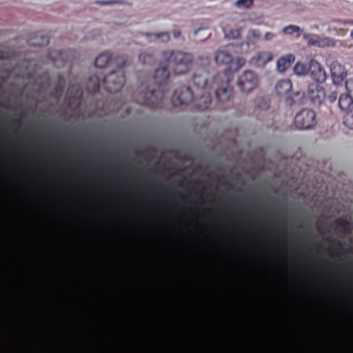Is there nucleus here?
<instances>
[{
  "label": "nucleus",
  "mask_w": 353,
  "mask_h": 353,
  "mask_svg": "<svg viewBox=\"0 0 353 353\" xmlns=\"http://www.w3.org/2000/svg\"><path fill=\"white\" fill-rule=\"evenodd\" d=\"M168 67L167 63L163 66H159L154 70L153 78L158 88L147 89L143 94H141V97L137 99L138 103L152 109L159 108L162 105L165 97L164 88L170 77Z\"/></svg>",
  "instance_id": "f257e3e1"
},
{
  "label": "nucleus",
  "mask_w": 353,
  "mask_h": 353,
  "mask_svg": "<svg viewBox=\"0 0 353 353\" xmlns=\"http://www.w3.org/2000/svg\"><path fill=\"white\" fill-rule=\"evenodd\" d=\"M162 57L175 74H182L188 72L193 60L191 54L181 51H164Z\"/></svg>",
  "instance_id": "f03ea898"
},
{
  "label": "nucleus",
  "mask_w": 353,
  "mask_h": 353,
  "mask_svg": "<svg viewBox=\"0 0 353 353\" xmlns=\"http://www.w3.org/2000/svg\"><path fill=\"white\" fill-rule=\"evenodd\" d=\"M232 75L230 70H225L222 72H218L214 77L211 88H215V96L216 100L221 103L228 101L232 95V89L230 82Z\"/></svg>",
  "instance_id": "7ed1b4c3"
},
{
  "label": "nucleus",
  "mask_w": 353,
  "mask_h": 353,
  "mask_svg": "<svg viewBox=\"0 0 353 353\" xmlns=\"http://www.w3.org/2000/svg\"><path fill=\"white\" fill-rule=\"evenodd\" d=\"M125 60L122 58L119 63V68L110 72L103 77L102 85L107 92L110 93L117 92L122 88L125 82V77L121 68L125 65Z\"/></svg>",
  "instance_id": "20e7f679"
},
{
  "label": "nucleus",
  "mask_w": 353,
  "mask_h": 353,
  "mask_svg": "<svg viewBox=\"0 0 353 353\" xmlns=\"http://www.w3.org/2000/svg\"><path fill=\"white\" fill-rule=\"evenodd\" d=\"M194 100L192 91L188 86L182 85L176 88L171 98L172 103L175 107L188 105Z\"/></svg>",
  "instance_id": "39448f33"
},
{
  "label": "nucleus",
  "mask_w": 353,
  "mask_h": 353,
  "mask_svg": "<svg viewBox=\"0 0 353 353\" xmlns=\"http://www.w3.org/2000/svg\"><path fill=\"white\" fill-rule=\"evenodd\" d=\"M294 124L299 129H309L316 124L315 112L309 109L300 111L294 118Z\"/></svg>",
  "instance_id": "423d86ee"
},
{
  "label": "nucleus",
  "mask_w": 353,
  "mask_h": 353,
  "mask_svg": "<svg viewBox=\"0 0 353 353\" xmlns=\"http://www.w3.org/2000/svg\"><path fill=\"white\" fill-rule=\"evenodd\" d=\"M258 84V77L256 73L252 70L245 71L238 80V86L243 92H250Z\"/></svg>",
  "instance_id": "0eeeda50"
},
{
  "label": "nucleus",
  "mask_w": 353,
  "mask_h": 353,
  "mask_svg": "<svg viewBox=\"0 0 353 353\" xmlns=\"http://www.w3.org/2000/svg\"><path fill=\"white\" fill-rule=\"evenodd\" d=\"M236 46L230 44L220 48L215 53L214 59L217 64L219 65H229L233 60L232 53L234 52V49Z\"/></svg>",
  "instance_id": "6e6552de"
},
{
  "label": "nucleus",
  "mask_w": 353,
  "mask_h": 353,
  "mask_svg": "<svg viewBox=\"0 0 353 353\" xmlns=\"http://www.w3.org/2000/svg\"><path fill=\"white\" fill-rule=\"evenodd\" d=\"M307 98L314 105H321L325 98V92L323 86L317 83H311L307 88Z\"/></svg>",
  "instance_id": "1a4fd4ad"
},
{
  "label": "nucleus",
  "mask_w": 353,
  "mask_h": 353,
  "mask_svg": "<svg viewBox=\"0 0 353 353\" xmlns=\"http://www.w3.org/2000/svg\"><path fill=\"white\" fill-rule=\"evenodd\" d=\"M309 72L311 77L317 83H322L326 80L327 75L325 70L316 60L310 61Z\"/></svg>",
  "instance_id": "9d476101"
},
{
  "label": "nucleus",
  "mask_w": 353,
  "mask_h": 353,
  "mask_svg": "<svg viewBox=\"0 0 353 353\" xmlns=\"http://www.w3.org/2000/svg\"><path fill=\"white\" fill-rule=\"evenodd\" d=\"M208 74L203 68L199 69L192 76L194 85L198 89L207 91Z\"/></svg>",
  "instance_id": "9b49d317"
},
{
  "label": "nucleus",
  "mask_w": 353,
  "mask_h": 353,
  "mask_svg": "<svg viewBox=\"0 0 353 353\" xmlns=\"http://www.w3.org/2000/svg\"><path fill=\"white\" fill-rule=\"evenodd\" d=\"M273 59L272 53L270 51H260L250 59V63L256 67L264 66Z\"/></svg>",
  "instance_id": "f8f14e48"
},
{
  "label": "nucleus",
  "mask_w": 353,
  "mask_h": 353,
  "mask_svg": "<svg viewBox=\"0 0 353 353\" xmlns=\"http://www.w3.org/2000/svg\"><path fill=\"white\" fill-rule=\"evenodd\" d=\"M330 72L333 81L335 83H341L347 76L345 68L337 62L331 64Z\"/></svg>",
  "instance_id": "ddd939ff"
},
{
  "label": "nucleus",
  "mask_w": 353,
  "mask_h": 353,
  "mask_svg": "<svg viewBox=\"0 0 353 353\" xmlns=\"http://www.w3.org/2000/svg\"><path fill=\"white\" fill-rule=\"evenodd\" d=\"M68 52L62 50H53L48 53V58L52 61L57 67H61V65L68 61Z\"/></svg>",
  "instance_id": "4468645a"
},
{
  "label": "nucleus",
  "mask_w": 353,
  "mask_h": 353,
  "mask_svg": "<svg viewBox=\"0 0 353 353\" xmlns=\"http://www.w3.org/2000/svg\"><path fill=\"white\" fill-rule=\"evenodd\" d=\"M338 105L345 114L353 111V95L347 92L339 98Z\"/></svg>",
  "instance_id": "2eb2a0df"
},
{
  "label": "nucleus",
  "mask_w": 353,
  "mask_h": 353,
  "mask_svg": "<svg viewBox=\"0 0 353 353\" xmlns=\"http://www.w3.org/2000/svg\"><path fill=\"white\" fill-rule=\"evenodd\" d=\"M295 61V57L292 54H288L281 57L276 61V68L279 72H283L288 69Z\"/></svg>",
  "instance_id": "dca6fc26"
},
{
  "label": "nucleus",
  "mask_w": 353,
  "mask_h": 353,
  "mask_svg": "<svg viewBox=\"0 0 353 353\" xmlns=\"http://www.w3.org/2000/svg\"><path fill=\"white\" fill-rule=\"evenodd\" d=\"M211 101L210 94L207 91H204L199 98L194 99V103L198 110L204 111L209 108Z\"/></svg>",
  "instance_id": "f3484780"
},
{
  "label": "nucleus",
  "mask_w": 353,
  "mask_h": 353,
  "mask_svg": "<svg viewBox=\"0 0 353 353\" xmlns=\"http://www.w3.org/2000/svg\"><path fill=\"white\" fill-rule=\"evenodd\" d=\"M274 89L277 95H285L292 89V81L288 79H281L276 83Z\"/></svg>",
  "instance_id": "a211bd4d"
},
{
  "label": "nucleus",
  "mask_w": 353,
  "mask_h": 353,
  "mask_svg": "<svg viewBox=\"0 0 353 353\" xmlns=\"http://www.w3.org/2000/svg\"><path fill=\"white\" fill-rule=\"evenodd\" d=\"M83 97V91L79 85H70L67 91V97L74 99L75 102L79 103Z\"/></svg>",
  "instance_id": "6ab92c4d"
},
{
  "label": "nucleus",
  "mask_w": 353,
  "mask_h": 353,
  "mask_svg": "<svg viewBox=\"0 0 353 353\" xmlns=\"http://www.w3.org/2000/svg\"><path fill=\"white\" fill-rule=\"evenodd\" d=\"M261 32L258 29H251L249 30L247 37H246V41L245 43L249 46L250 44L252 45L254 47H255L256 43L257 41H259L261 39ZM244 43H241L243 46Z\"/></svg>",
  "instance_id": "aec40b11"
},
{
  "label": "nucleus",
  "mask_w": 353,
  "mask_h": 353,
  "mask_svg": "<svg viewBox=\"0 0 353 353\" xmlns=\"http://www.w3.org/2000/svg\"><path fill=\"white\" fill-rule=\"evenodd\" d=\"M100 88V77L96 74L90 77L86 88L88 92L94 94L97 92Z\"/></svg>",
  "instance_id": "412c9836"
},
{
  "label": "nucleus",
  "mask_w": 353,
  "mask_h": 353,
  "mask_svg": "<svg viewBox=\"0 0 353 353\" xmlns=\"http://www.w3.org/2000/svg\"><path fill=\"white\" fill-rule=\"evenodd\" d=\"M27 43L31 46H46L49 43V38L44 35L36 34L34 37L29 39Z\"/></svg>",
  "instance_id": "4be33fe9"
},
{
  "label": "nucleus",
  "mask_w": 353,
  "mask_h": 353,
  "mask_svg": "<svg viewBox=\"0 0 353 353\" xmlns=\"http://www.w3.org/2000/svg\"><path fill=\"white\" fill-rule=\"evenodd\" d=\"M111 58V54L109 52L101 53L95 59V66L101 68L105 67L106 65L110 61Z\"/></svg>",
  "instance_id": "5701e85b"
},
{
  "label": "nucleus",
  "mask_w": 353,
  "mask_h": 353,
  "mask_svg": "<svg viewBox=\"0 0 353 353\" xmlns=\"http://www.w3.org/2000/svg\"><path fill=\"white\" fill-rule=\"evenodd\" d=\"M65 87V79L62 75H59L58 81L55 84L52 94L58 98L63 94Z\"/></svg>",
  "instance_id": "b1692460"
},
{
  "label": "nucleus",
  "mask_w": 353,
  "mask_h": 353,
  "mask_svg": "<svg viewBox=\"0 0 353 353\" xmlns=\"http://www.w3.org/2000/svg\"><path fill=\"white\" fill-rule=\"evenodd\" d=\"M225 37L229 39H236L240 38L241 34V28L230 29L227 30H223Z\"/></svg>",
  "instance_id": "393cba45"
},
{
  "label": "nucleus",
  "mask_w": 353,
  "mask_h": 353,
  "mask_svg": "<svg viewBox=\"0 0 353 353\" xmlns=\"http://www.w3.org/2000/svg\"><path fill=\"white\" fill-rule=\"evenodd\" d=\"M139 60L143 64H152L155 62V59L153 54L150 53H141L139 55Z\"/></svg>",
  "instance_id": "a878e982"
},
{
  "label": "nucleus",
  "mask_w": 353,
  "mask_h": 353,
  "mask_svg": "<svg viewBox=\"0 0 353 353\" xmlns=\"http://www.w3.org/2000/svg\"><path fill=\"white\" fill-rule=\"evenodd\" d=\"M294 72L299 76L305 75L309 72V68L305 63L297 62L294 66Z\"/></svg>",
  "instance_id": "bb28decb"
},
{
  "label": "nucleus",
  "mask_w": 353,
  "mask_h": 353,
  "mask_svg": "<svg viewBox=\"0 0 353 353\" xmlns=\"http://www.w3.org/2000/svg\"><path fill=\"white\" fill-rule=\"evenodd\" d=\"M145 37L150 39L152 37H154V39H161L163 41H168L170 40V34L167 32H163L156 34H150V33H146Z\"/></svg>",
  "instance_id": "cd10ccee"
},
{
  "label": "nucleus",
  "mask_w": 353,
  "mask_h": 353,
  "mask_svg": "<svg viewBox=\"0 0 353 353\" xmlns=\"http://www.w3.org/2000/svg\"><path fill=\"white\" fill-rule=\"evenodd\" d=\"M300 32H301V28L299 26H294V25H290L288 26L285 27L283 29V32L284 34L292 35L293 34L296 33V37L300 36V34H301Z\"/></svg>",
  "instance_id": "c85d7f7f"
},
{
  "label": "nucleus",
  "mask_w": 353,
  "mask_h": 353,
  "mask_svg": "<svg viewBox=\"0 0 353 353\" xmlns=\"http://www.w3.org/2000/svg\"><path fill=\"white\" fill-rule=\"evenodd\" d=\"M253 0H237L234 5L239 8L249 9L253 6Z\"/></svg>",
  "instance_id": "c756f323"
},
{
  "label": "nucleus",
  "mask_w": 353,
  "mask_h": 353,
  "mask_svg": "<svg viewBox=\"0 0 353 353\" xmlns=\"http://www.w3.org/2000/svg\"><path fill=\"white\" fill-rule=\"evenodd\" d=\"M343 123L347 128L353 129V111L345 114L343 117Z\"/></svg>",
  "instance_id": "7c9ffc66"
},
{
  "label": "nucleus",
  "mask_w": 353,
  "mask_h": 353,
  "mask_svg": "<svg viewBox=\"0 0 353 353\" xmlns=\"http://www.w3.org/2000/svg\"><path fill=\"white\" fill-rule=\"evenodd\" d=\"M336 225L342 228L345 231H347L350 229V223L343 219H339L336 221Z\"/></svg>",
  "instance_id": "2f4dec72"
},
{
  "label": "nucleus",
  "mask_w": 353,
  "mask_h": 353,
  "mask_svg": "<svg viewBox=\"0 0 353 353\" xmlns=\"http://www.w3.org/2000/svg\"><path fill=\"white\" fill-rule=\"evenodd\" d=\"M347 92L353 95V79H350L345 82Z\"/></svg>",
  "instance_id": "473e14b6"
},
{
  "label": "nucleus",
  "mask_w": 353,
  "mask_h": 353,
  "mask_svg": "<svg viewBox=\"0 0 353 353\" xmlns=\"http://www.w3.org/2000/svg\"><path fill=\"white\" fill-rule=\"evenodd\" d=\"M338 98V93L336 91H332L327 96V99L332 103L336 101Z\"/></svg>",
  "instance_id": "72a5a7b5"
},
{
  "label": "nucleus",
  "mask_w": 353,
  "mask_h": 353,
  "mask_svg": "<svg viewBox=\"0 0 353 353\" xmlns=\"http://www.w3.org/2000/svg\"><path fill=\"white\" fill-rule=\"evenodd\" d=\"M245 63V59L244 58H242V57H237L236 59V70H238L239 68H241V67H243Z\"/></svg>",
  "instance_id": "f704fd0d"
},
{
  "label": "nucleus",
  "mask_w": 353,
  "mask_h": 353,
  "mask_svg": "<svg viewBox=\"0 0 353 353\" xmlns=\"http://www.w3.org/2000/svg\"><path fill=\"white\" fill-rule=\"evenodd\" d=\"M275 37V34L272 32H266L263 37L265 41H271Z\"/></svg>",
  "instance_id": "c9c22d12"
},
{
  "label": "nucleus",
  "mask_w": 353,
  "mask_h": 353,
  "mask_svg": "<svg viewBox=\"0 0 353 353\" xmlns=\"http://www.w3.org/2000/svg\"><path fill=\"white\" fill-rule=\"evenodd\" d=\"M119 1H97L96 3L97 4L103 6V5H111V4L119 3Z\"/></svg>",
  "instance_id": "e433bc0d"
},
{
  "label": "nucleus",
  "mask_w": 353,
  "mask_h": 353,
  "mask_svg": "<svg viewBox=\"0 0 353 353\" xmlns=\"http://www.w3.org/2000/svg\"><path fill=\"white\" fill-rule=\"evenodd\" d=\"M8 53L0 50V60L6 59L8 58Z\"/></svg>",
  "instance_id": "4c0bfd02"
},
{
  "label": "nucleus",
  "mask_w": 353,
  "mask_h": 353,
  "mask_svg": "<svg viewBox=\"0 0 353 353\" xmlns=\"http://www.w3.org/2000/svg\"><path fill=\"white\" fill-rule=\"evenodd\" d=\"M172 34L174 38H178L181 34V32L179 30H173Z\"/></svg>",
  "instance_id": "58836bf2"
},
{
  "label": "nucleus",
  "mask_w": 353,
  "mask_h": 353,
  "mask_svg": "<svg viewBox=\"0 0 353 353\" xmlns=\"http://www.w3.org/2000/svg\"><path fill=\"white\" fill-rule=\"evenodd\" d=\"M256 100H261L264 102V108H268L269 106V101L265 100L264 99H257Z\"/></svg>",
  "instance_id": "ea45409f"
},
{
  "label": "nucleus",
  "mask_w": 353,
  "mask_h": 353,
  "mask_svg": "<svg viewBox=\"0 0 353 353\" xmlns=\"http://www.w3.org/2000/svg\"><path fill=\"white\" fill-rule=\"evenodd\" d=\"M285 102L288 105H292L293 104V99L290 98H287Z\"/></svg>",
  "instance_id": "a19ab883"
},
{
  "label": "nucleus",
  "mask_w": 353,
  "mask_h": 353,
  "mask_svg": "<svg viewBox=\"0 0 353 353\" xmlns=\"http://www.w3.org/2000/svg\"><path fill=\"white\" fill-rule=\"evenodd\" d=\"M344 24H351L353 25V21H347L343 22Z\"/></svg>",
  "instance_id": "79ce46f5"
},
{
  "label": "nucleus",
  "mask_w": 353,
  "mask_h": 353,
  "mask_svg": "<svg viewBox=\"0 0 353 353\" xmlns=\"http://www.w3.org/2000/svg\"><path fill=\"white\" fill-rule=\"evenodd\" d=\"M350 37L353 39V30L350 32Z\"/></svg>",
  "instance_id": "37998d69"
},
{
  "label": "nucleus",
  "mask_w": 353,
  "mask_h": 353,
  "mask_svg": "<svg viewBox=\"0 0 353 353\" xmlns=\"http://www.w3.org/2000/svg\"><path fill=\"white\" fill-rule=\"evenodd\" d=\"M282 223H283V225H284V227H285V225H286L285 221H283Z\"/></svg>",
  "instance_id": "c03bdc74"
},
{
  "label": "nucleus",
  "mask_w": 353,
  "mask_h": 353,
  "mask_svg": "<svg viewBox=\"0 0 353 353\" xmlns=\"http://www.w3.org/2000/svg\"><path fill=\"white\" fill-rule=\"evenodd\" d=\"M199 30H196V31L194 32V34H196Z\"/></svg>",
  "instance_id": "a18cd8bd"
}]
</instances>
